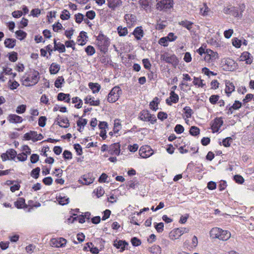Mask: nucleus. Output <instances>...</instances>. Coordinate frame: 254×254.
Masks as SVG:
<instances>
[{
    "instance_id": "nucleus-51",
    "label": "nucleus",
    "mask_w": 254,
    "mask_h": 254,
    "mask_svg": "<svg viewBox=\"0 0 254 254\" xmlns=\"http://www.w3.org/2000/svg\"><path fill=\"white\" fill-rule=\"evenodd\" d=\"M184 110L185 111L186 117L187 118H190L193 113L192 109L190 107L186 106L184 108Z\"/></svg>"
},
{
    "instance_id": "nucleus-8",
    "label": "nucleus",
    "mask_w": 254,
    "mask_h": 254,
    "mask_svg": "<svg viewBox=\"0 0 254 254\" xmlns=\"http://www.w3.org/2000/svg\"><path fill=\"white\" fill-rule=\"evenodd\" d=\"M245 9V5L244 3L240 4L238 7L231 6L230 15L235 17L241 18Z\"/></svg>"
},
{
    "instance_id": "nucleus-3",
    "label": "nucleus",
    "mask_w": 254,
    "mask_h": 254,
    "mask_svg": "<svg viewBox=\"0 0 254 254\" xmlns=\"http://www.w3.org/2000/svg\"><path fill=\"white\" fill-rule=\"evenodd\" d=\"M40 79V74L38 71L34 70L23 81V84L26 86H30L36 84Z\"/></svg>"
},
{
    "instance_id": "nucleus-1",
    "label": "nucleus",
    "mask_w": 254,
    "mask_h": 254,
    "mask_svg": "<svg viewBox=\"0 0 254 254\" xmlns=\"http://www.w3.org/2000/svg\"><path fill=\"white\" fill-rule=\"evenodd\" d=\"M209 234L212 239H218L222 241H226L231 237L230 232L218 227H214L211 229Z\"/></svg>"
},
{
    "instance_id": "nucleus-64",
    "label": "nucleus",
    "mask_w": 254,
    "mask_h": 254,
    "mask_svg": "<svg viewBox=\"0 0 254 254\" xmlns=\"http://www.w3.org/2000/svg\"><path fill=\"white\" fill-rule=\"evenodd\" d=\"M9 60L12 62H16L17 60V53L15 52H13L10 54L9 56Z\"/></svg>"
},
{
    "instance_id": "nucleus-14",
    "label": "nucleus",
    "mask_w": 254,
    "mask_h": 254,
    "mask_svg": "<svg viewBox=\"0 0 254 254\" xmlns=\"http://www.w3.org/2000/svg\"><path fill=\"white\" fill-rule=\"evenodd\" d=\"M139 4L147 12H151L152 0H139Z\"/></svg>"
},
{
    "instance_id": "nucleus-43",
    "label": "nucleus",
    "mask_w": 254,
    "mask_h": 254,
    "mask_svg": "<svg viewBox=\"0 0 254 254\" xmlns=\"http://www.w3.org/2000/svg\"><path fill=\"white\" fill-rule=\"evenodd\" d=\"M206 53H208L210 58H211V61L215 60L218 58V54L210 49H206Z\"/></svg>"
},
{
    "instance_id": "nucleus-32",
    "label": "nucleus",
    "mask_w": 254,
    "mask_h": 254,
    "mask_svg": "<svg viewBox=\"0 0 254 254\" xmlns=\"http://www.w3.org/2000/svg\"><path fill=\"white\" fill-rule=\"evenodd\" d=\"M193 24V22L187 20H183L179 22V24L180 25H182V26L185 27L189 30H191Z\"/></svg>"
},
{
    "instance_id": "nucleus-36",
    "label": "nucleus",
    "mask_w": 254,
    "mask_h": 254,
    "mask_svg": "<svg viewBox=\"0 0 254 254\" xmlns=\"http://www.w3.org/2000/svg\"><path fill=\"white\" fill-rule=\"evenodd\" d=\"M57 200H58L59 204L62 205L68 204L69 201V198L65 196H62L61 195L58 197Z\"/></svg>"
},
{
    "instance_id": "nucleus-34",
    "label": "nucleus",
    "mask_w": 254,
    "mask_h": 254,
    "mask_svg": "<svg viewBox=\"0 0 254 254\" xmlns=\"http://www.w3.org/2000/svg\"><path fill=\"white\" fill-rule=\"evenodd\" d=\"M72 103L73 104H76L77 103V104H75L74 106L75 108L77 109H79L81 108L83 104L82 100L78 97H75L72 98Z\"/></svg>"
},
{
    "instance_id": "nucleus-27",
    "label": "nucleus",
    "mask_w": 254,
    "mask_h": 254,
    "mask_svg": "<svg viewBox=\"0 0 254 254\" xmlns=\"http://www.w3.org/2000/svg\"><path fill=\"white\" fill-rule=\"evenodd\" d=\"M60 69V65L56 63H52L49 68V71L51 74H55L57 73Z\"/></svg>"
},
{
    "instance_id": "nucleus-45",
    "label": "nucleus",
    "mask_w": 254,
    "mask_h": 254,
    "mask_svg": "<svg viewBox=\"0 0 254 254\" xmlns=\"http://www.w3.org/2000/svg\"><path fill=\"white\" fill-rule=\"evenodd\" d=\"M40 172V168L39 167H36L33 169L31 173V176L34 179H38L39 176V173Z\"/></svg>"
},
{
    "instance_id": "nucleus-19",
    "label": "nucleus",
    "mask_w": 254,
    "mask_h": 254,
    "mask_svg": "<svg viewBox=\"0 0 254 254\" xmlns=\"http://www.w3.org/2000/svg\"><path fill=\"white\" fill-rule=\"evenodd\" d=\"M57 119L58 121L57 124H58L61 127L67 128L69 127V121L67 118H63L59 115Z\"/></svg>"
},
{
    "instance_id": "nucleus-13",
    "label": "nucleus",
    "mask_w": 254,
    "mask_h": 254,
    "mask_svg": "<svg viewBox=\"0 0 254 254\" xmlns=\"http://www.w3.org/2000/svg\"><path fill=\"white\" fill-rule=\"evenodd\" d=\"M120 144L119 143H115L109 146V153L111 155L119 156L120 153Z\"/></svg>"
},
{
    "instance_id": "nucleus-41",
    "label": "nucleus",
    "mask_w": 254,
    "mask_h": 254,
    "mask_svg": "<svg viewBox=\"0 0 254 254\" xmlns=\"http://www.w3.org/2000/svg\"><path fill=\"white\" fill-rule=\"evenodd\" d=\"M193 84L198 87H203L205 84L203 83V80L199 79L198 77H194Z\"/></svg>"
},
{
    "instance_id": "nucleus-20",
    "label": "nucleus",
    "mask_w": 254,
    "mask_h": 254,
    "mask_svg": "<svg viewBox=\"0 0 254 254\" xmlns=\"http://www.w3.org/2000/svg\"><path fill=\"white\" fill-rule=\"evenodd\" d=\"M170 98L171 99V101H170L168 99H166V103L168 105H171V102L174 103H177L179 99L178 95L175 93V91H171L170 93Z\"/></svg>"
},
{
    "instance_id": "nucleus-4",
    "label": "nucleus",
    "mask_w": 254,
    "mask_h": 254,
    "mask_svg": "<svg viewBox=\"0 0 254 254\" xmlns=\"http://www.w3.org/2000/svg\"><path fill=\"white\" fill-rule=\"evenodd\" d=\"M122 93V91L121 88L116 86L113 87L108 94L107 100L110 103H114L117 101L120 95Z\"/></svg>"
},
{
    "instance_id": "nucleus-44",
    "label": "nucleus",
    "mask_w": 254,
    "mask_h": 254,
    "mask_svg": "<svg viewBox=\"0 0 254 254\" xmlns=\"http://www.w3.org/2000/svg\"><path fill=\"white\" fill-rule=\"evenodd\" d=\"M93 192L96 193L97 197L99 198L104 194L105 191L101 187H99L94 190Z\"/></svg>"
},
{
    "instance_id": "nucleus-63",
    "label": "nucleus",
    "mask_w": 254,
    "mask_h": 254,
    "mask_svg": "<svg viewBox=\"0 0 254 254\" xmlns=\"http://www.w3.org/2000/svg\"><path fill=\"white\" fill-rule=\"evenodd\" d=\"M168 40L167 39L166 37H164L161 38L159 40V44L163 46H167L168 45Z\"/></svg>"
},
{
    "instance_id": "nucleus-53",
    "label": "nucleus",
    "mask_w": 254,
    "mask_h": 254,
    "mask_svg": "<svg viewBox=\"0 0 254 254\" xmlns=\"http://www.w3.org/2000/svg\"><path fill=\"white\" fill-rule=\"evenodd\" d=\"M63 157L65 160H71L72 158V155L70 151L65 150L63 154Z\"/></svg>"
},
{
    "instance_id": "nucleus-2",
    "label": "nucleus",
    "mask_w": 254,
    "mask_h": 254,
    "mask_svg": "<svg viewBox=\"0 0 254 254\" xmlns=\"http://www.w3.org/2000/svg\"><path fill=\"white\" fill-rule=\"evenodd\" d=\"M97 45L99 50L104 53H105L110 45V39L102 32H100L96 37Z\"/></svg>"
},
{
    "instance_id": "nucleus-46",
    "label": "nucleus",
    "mask_w": 254,
    "mask_h": 254,
    "mask_svg": "<svg viewBox=\"0 0 254 254\" xmlns=\"http://www.w3.org/2000/svg\"><path fill=\"white\" fill-rule=\"evenodd\" d=\"M86 54L90 56L93 55L95 53V50L92 46H88L85 49Z\"/></svg>"
},
{
    "instance_id": "nucleus-58",
    "label": "nucleus",
    "mask_w": 254,
    "mask_h": 254,
    "mask_svg": "<svg viewBox=\"0 0 254 254\" xmlns=\"http://www.w3.org/2000/svg\"><path fill=\"white\" fill-rule=\"evenodd\" d=\"M234 180L235 181L239 184H242L244 182V179L243 177L239 175H236L234 176Z\"/></svg>"
},
{
    "instance_id": "nucleus-24",
    "label": "nucleus",
    "mask_w": 254,
    "mask_h": 254,
    "mask_svg": "<svg viewBox=\"0 0 254 254\" xmlns=\"http://www.w3.org/2000/svg\"><path fill=\"white\" fill-rule=\"evenodd\" d=\"M14 205L18 209L27 208V205L25 203V199L23 197H19L17 200L14 202Z\"/></svg>"
},
{
    "instance_id": "nucleus-28",
    "label": "nucleus",
    "mask_w": 254,
    "mask_h": 254,
    "mask_svg": "<svg viewBox=\"0 0 254 254\" xmlns=\"http://www.w3.org/2000/svg\"><path fill=\"white\" fill-rule=\"evenodd\" d=\"M16 40L11 38H7L4 42V44L6 48H13L16 44Z\"/></svg>"
},
{
    "instance_id": "nucleus-10",
    "label": "nucleus",
    "mask_w": 254,
    "mask_h": 254,
    "mask_svg": "<svg viewBox=\"0 0 254 254\" xmlns=\"http://www.w3.org/2000/svg\"><path fill=\"white\" fill-rule=\"evenodd\" d=\"M139 155L143 158L149 157L153 154V151L150 146L144 145L140 147Z\"/></svg>"
},
{
    "instance_id": "nucleus-38",
    "label": "nucleus",
    "mask_w": 254,
    "mask_h": 254,
    "mask_svg": "<svg viewBox=\"0 0 254 254\" xmlns=\"http://www.w3.org/2000/svg\"><path fill=\"white\" fill-rule=\"evenodd\" d=\"M64 82V79L63 76H59L55 82V86L58 88H61L62 85Z\"/></svg>"
},
{
    "instance_id": "nucleus-12",
    "label": "nucleus",
    "mask_w": 254,
    "mask_h": 254,
    "mask_svg": "<svg viewBox=\"0 0 254 254\" xmlns=\"http://www.w3.org/2000/svg\"><path fill=\"white\" fill-rule=\"evenodd\" d=\"M66 242V240L64 238H53L50 241V245L56 248L64 247Z\"/></svg>"
},
{
    "instance_id": "nucleus-16",
    "label": "nucleus",
    "mask_w": 254,
    "mask_h": 254,
    "mask_svg": "<svg viewBox=\"0 0 254 254\" xmlns=\"http://www.w3.org/2000/svg\"><path fill=\"white\" fill-rule=\"evenodd\" d=\"M128 245L127 242L125 240H118L116 239L114 241L113 246L118 249H120V252L125 251V248Z\"/></svg>"
},
{
    "instance_id": "nucleus-48",
    "label": "nucleus",
    "mask_w": 254,
    "mask_h": 254,
    "mask_svg": "<svg viewBox=\"0 0 254 254\" xmlns=\"http://www.w3.org/2000/svg\"><path fill=\"white\" fill-rule=\"evenodd\" d=\"M6 153L8 156H10V159L13 160L17 155L16 151L13 149H9L6 151Z\"/></svg>"
},
{
    "instance_id": "nucleus-49",
    "label": "nucleus",
    "mask_w": 254,
    "mask_h": 254,
    "mask_svg": "<svg viewBox=\"0 0 254 254\" xmlns=\"http://www.w3.org/2000/svg\"><path fill=\"white\" fill-rule=\"evenodd\" d=\"M61 18L63 20H67L70 18V13L66 9H64L62 11V14L60 16Z\"/></svg>"
},
{
    "instance_id": "nucleus-39",
    "label": "nucleus",
    "mask_w": 254,
    "mask_h": 254,
    "mask_svg": "<svg viewBox=\"0 0 254 254\" xmlns=\"http://www.w3.org/2000/svg\"><path fill=\"white\" fill-rule=\"evenodd\" d=\"M200 129L195 126H191L190 129V133L192 136H196L199 134Z\"/></svg>"
},
{
    "instance_id": "nucleus-30",
    "label": "nucleus",
    "mask_w": 254,
    "mask_h": 254,
    "mask_svg": "<svg viewBox=\"0 0 254 254\" xmlns=\"http://www.w3.org/2000/svg\"><path fill=\"white\" fill-rule=\"evenodd\" d=\"M210 11V9L207 6L206 3H204L203 7L200 9V14L203 16H206L209 14Z\"/></svg>"
},
{
    "instance_id": "nucleus-42",
    "label": "nucleus",
    "mask_w": 254,
    "mask_h": 254,
    "mask_svg": "<svg viewBox=\"0 0 254 254\" xmlns=\"http://www.w3.org/2000/svg\"><path fill=\"white\" fill-rule=\"evenodd\" d=\"M154 227L158 233H162L164 231V223L160 222L159 223H154Z\"/></svg>"
},
{
    "instance_id": "nucleus-31",
    "label": "nucleus",
    "mask_w": 254,
    "mask_h": 254,
    "mask_svg": "<svg viewBox=\"0 0 254 254\" xmlns=\"http://www.w3.org/2000/svg\"><path fill=\"white\" fill-rule=\"evenodd\" d=\"M35 135H36V131H30L29 132L26 133L24 135V138L26 140H32L33 141H34V139H35Z\"/></svg>"
},
{
    "instance_id": "nucleus-7",
    "label": "nucleus",
    "mask_w": 254,
    "mask_h": 254,
    "mask_svg": "<svg viewBox=\"0 0 254 254\" xmlns=\"http://www.w3.org/2000/svg\"><path fill=\"white\" fill-rule=\"evenodd\" d=\"M173 5V0H161L157 3L156 9L159 11H166L172 7Z\"/></svg>"
},
{
    "instance_id": "nucleus-37",
    "label": "nucleus",
    "mask_w": 254,
    "mask_h": 254,
    "mask_svg": "<svg viewBox=\"0 0 254 254\" xmlns=\"http://www.w3.org/2000/svg\"><path fill=\"white\" fill-rule=\"evenodd\" d=\"M15 34L16 35L17 38L20 40H22L24 38H26L27 36V33L21 30H17L15 32Z\"/></svg>"
},
{
    "instance_id": "nucleus-54",
    "label": "nucleus",
    "mask_w": 254,
    "mask_h": 254,
    "mask_svg": "<svg viewBox=\"0 0 254 254\" xmlns=\"http://www.w3.org/2000/svg\"><path fill=\"white\" fill-rule=\"evenodd\" d=\"M87 123V120L85 119H82L79 118V119L77 121V126L78 127H84Z\"/></svg>"
},
{
    "instance_id": "nucleus-55",
    "label": "nucleus",
    "mask_w": 254,
    "mask_h": 254,
    "mask_svg": "<svg viewBox=\"0 0 254 254\" xmlns=\"http://www.w3.org/2000/svg\"><path fill=\"white\" fill-rule=\"evenodd\" d=\"M219 96L218 95H212L209 97V102L212 104H216L219 101Z\"/></svg>"
},
{
    "instance_id": "nucleus-62",
    "label": "nucleus",
    "mask_w": 254,
    "mask_h": 254,
    "mask_svg": "<svg viewBox=\"0 0 254 254\" xmlns=\"http://www.w3.org/2000/svg\"><path fill=\"white\" fill-rule=\"evenodd\" d=\"M131 243L133 246L137 247L141 245L140 240L136 237H133L131 239Z\"/></svg>"
},
{
    "instance_id": "nucleus-61",
    "label": "nucleus",
    "mask_w": 254,
    "mask_h": 254,
    "mask_svg": "<svg viewBox=\"0 0 254 254\" xmlns=\"http://www.w3.org/2000/svg\"><path fill=\"white\" fill-rule=\"evenodd\" d=\"M74 148L75 150L76 153L78 155H81L82 154V149L79 144H75L74 145Z\"/></svg>"
},
{
    "instance_id": "nucleus-22",
    "label": "nucleus",
    "mask_w": 254,
    "mask_h": 254,
    "mask_svg": "<svg viewBox=\"0 0 254 254\" xmlns=\"http://www.w3.org/2000/svg\"><path fill=\"white\" fill-rule=\"evenodd\" d=\"M94 97L88 95L84 99V102L85 104H89L91 106H98L100 105V100H94Z\"/></svg>"
},
{
    "instance_id": "nucleus-40",
    "label": "nucleus",
    "mask_w": 254,
    "mask_h": 254,
    "mask_svg": "<svg viewBox=\"0 0 254 254\" xmlns=\"http://www.w3.org/2000/svg\"><path fill=\"white\" fill-rule=\"evenodd\" d=\"M125 19L127 21L130 22H134L136 20V16L132 14H125Z\"/></svg>"
},
{
    "instance_id": "nucleus-56",
    "label": "nucleus",
    "mask_w": 254,
    "mask_h": 254,
    "mask_svg": "<svg viewBox=\"0 0 254 254\" xmlns=\"http://www.w3.org/2000/svg\"><path fill=\"white\" fill-rule=\"evenodd\" d=\"M232 44L236 48H239L242 45V41L237 38H234L232 40Z\"/></svg>"
},
{
    "instance_id": "nucleus-57",
    "label": "nucleus",
    "mask_w": 254,
    "mask_h": 254,
    "mask_svg": "<svg viewBox=\"0 0 254 254\" xmlns=\"http://www.w3.org/2000/svg\"><path fill=\"white\" fill-rule=\"evenodd\" d=\"M47 118L45 116H41L39 118L38 125L41 127H44L46 125Z\"/></svg>"
},
{
    "instance_id": "nucleus-23",
    "label": "nucleus",
    "mask_w": 254,
    "mask_h": 254,
    "mask_svg": "<svg viewBox=\"0 0 254 254\" xmlns=\"http://www.w3.org/2000/svg\"><path fill=\"white\" fill-rule=\"evenodd\" d=\"M108 7L112 10L119 6L122 3L121 0H107Z\"/></svg>"
},
{
    "instance_id": "nucleus-29",
    "label": "nucleus",
    "mask_w": 254,
    "mask_h": 254,
    "mask_svg": "<svg viewBox=\"0 0 254 254\" xmlns=\"http://www.w3.org/2000/svg\"><path fill=\"white\" fill-rule=\"evenodd\" d=\"M88 86L92 90L93 93H98L101 89V86L98 83L90 82L88 84Z\"/></svg>"
},
{
    "instance_id": "nucleus-25",
    "label": "nucleus",
    "mask_w": 254,
    "mask_h": 254,
    "mask_svg": "<svg viewBox=\"0 0 254 254\" xmlns=\"http://www.w3.org/2000/svg\"><path fill=\"white\" fill-rule=\"evenodd\" d=\"M94 181V178H92L91 175L88 174L86 175H84L82 178V181H81V183L83 185H88L93 183Z\"/></svg>"
},
{
    "instance_id": "nucleus-52",
    "label": "nucleus",
    "mask_w": 254,
    "mask_h": 254,
    "mask_svg": "<svg viewBox=\"0 0 254 254\" xmlns=\"http://www.w3.org/2000/svg\"><path fill=\"white\" fill-rule=\"evenodd\" d=\"M232 138L231 137H228L225 138L222 140L223 145L225 147H229L231 145V142H232Z\"/></svg>"
},
{
    "instance_id": "nucleus-59",
    "label": "nucleus",
    "mask_w": 254,
    "mask_h": 254,
    "mask_svg": "<svg viewBox=\"0 0 254 254\" xmlns=\"http://www.w3.org/2000/svg\"><path fill=\"white\" fill-rule=\"evenodd\" d=\"M84 15L80 13H78L77 14H76L75 15V20L76 23H80L81 22L84 20Z\"/></svg>"
},
{
    "instance_id": "nucleus-26",
    "label": "nucleus",
    "mask_w": 254,
    "mask_h": 254,
    "mask_svg": "<svg viewBox=\"0 0 254 254\" xmlns=\"http://www.w3.org/2000/svg\"><path fill=\"white\" fill-rule=\"evenodd\" d=\"M225 92L228 96H229L231 93L235 90L234 84L230 81L226 82Z\"/></svg>"
},
{
    "instance_id": "nucleus-9",
    "label": "nucleus",
    "mask_w": 254,
    "mask_h": 254,
    "mask_svg": "<svg viewBox=\"0 0 254 254\" xmlns=\"http://www.w3.org/2000/svg\"><path fill=\"white\" fill-rule=\"evenodd\" d=\"M161 59L166 63L171 64L174 67H176L179 64V60L175 55L169 56L166 53L161 56Z\"/></svg>"
},
{
    "instance_id": "nucleus-11",
    "label": "nucleus",
    "mask_w": 254,
    "mask_h": 254,
    "mask_svg": "<svg viewBox=\"0 0 254 254\" xmlns=\"http://www.w3.org/2000/svg\"><path fill=\"white\" fill-rule=\"evenodd\" d=\"M223 123L224 122L221 117H217L215 118L212 122V124L211 126V128L212 129V132L215 133L218 132L220 128L223 125Z\"/></svg>"
},
{
    "instance_id": "nucleus-60",
    "label": "nucleus",
    "mask_w": 254,
    "mask_h": 254,
    "mask_svg": "<svg viewBox=\"0 0 254 254\" xmlns=\"http://www.w3.org/2000/svg\"><path fill=\"white\" fill-rule=\"evenodd\" d=\"M174 130L177 134H181L184 132V128L181 125L178 124L175 127Z\"/></svg>"
},
{
    "instance_id": "nucleus-35",
    "label": "nucleus",
    "mask_w": 254,
    "mask_h": 254,
    "mask_svg": "<svg viewBox=\"0 0 254 254\" xmlns=\"http://www.w3.org/2000/svg\"><path fill=\"white\" fill-rule=\"evenodd\" d=\"M118 34L120 36H125L128 33L127 29V27H123L121 26H118L117 28Z\"/></svg>"
},
{
    "instance_id": "nucleus-33",
    "label": "nucleus",
    "mask_w": 254,
    "mask_h": 254,
    "mask_svg": "<svg viewBox=\"0 0 254 254\" xmlns=\"http://www.w3.org/2000/svg\"><path fill=\"white\" fill-rule=\"evenodd\" d=\"M158 98L156 97L150 103L149 106L151 109L156 111L158 109Z\"/></svg>"
},
{
    "instance_id": "nucleus-6",
    "label": "nucleus",
    "mask_w": 254,
    "mask_h": 254,
    "mask_svg": "<svg viewBox=\"0 0 254 254\" xmlns=\"http://www.w3.org/2000/svg\"><path fill=\"white\" fill-rule=\"evenodd\" d=\"M190 231L189 228L181 227L175 229L169 234V237L171 240H174L179 239L184 234L188 233Z\"/></svg>"
},
{
    "instance_id": "nucleus-21",
    "label": "nucleus",
    "mask_w": 254,
    "mask_h": 254,
    "mask_svg": "<svg viewBox=\"0 0 254 254\" xmlns=\"http://www.w3.org/2000/svg\"><path fill=\"white\" fill-rule=\"evenodd\" d=\"M57 100L59 101H64L65 102L68 103L70 101V94L60 92L58 94Z\"/></svg>"
},
{
    "instance_id": "nucleus-18",
    "label": "nucleus",
    "mask_w": 254,
    "mask_h": 254,
    "mask_svg": "<svg viewBox=\"0 0 254 254\" xmlns=\"http://www.w3.org/2000/svg\"><path fill=\"white\" fill-rule=\"evenodd\" d=\"M132 34L137 40H140L144 36V32L141 26H138L136 27L133 32Z\"/></svg>"
},
{
    "instance_id": "nucleus-50",
    "label": "nucleus",
    "mask_w": 254,
    "mask_h": 254,
    "mask_svg": "<svg viewBox=\"0 0 254 254\" xmlns=\"http://www.w3.org/2000/svg\"><path fill=\"white\" fill-rule=\"evenodd\" d=\"M26 106L25 105H21L18 106L16 109V113L21 114L24 113L26 111Z\"/></svg>"
},
{
    "instance_id": "nucleus-5",
    "label": "nucleus",
    "mask_w": 254,
    "mask_h": 254,
    "mask_svg": "<svg viewBox=\"0 0 254 254\" xmlns=\"http://www.w3.org/2000/svg\"><path fill=\"white\" fill-rule=\"evenodd\" d=\"M139 119L144 122H150L151 124H154L157 119L154 115L151 114L147 110H143L139 113Z\"/></svg>"
},
{
    "instance_id": "nucleus-15",
    "label": "nucleus",
    "mask_w": 254,
    "mask_h": 254,
    "mask_svg": "<svg viewBox=\"0 0 254 254\" xmlns=\"http://www.w3.org/2000/svg\"><path fill=\"white\" fill-rule=\"evenodd\" d=\"M7 120L11 124L21 123L23 119L22 118L16 114H9L7 117Z\"/></svg>"
},
{
    "instance_id": "nucleus-17",
    "label": "nucleus",
    "mask_w": 254,
    "mask_h": 254,
    "mask_svg": "<svg viewBox=\"0 0 254 254\" xmlns=\"http://www.w3.org/2000/svg\"><path fill=\"white\" fill-rule=\"evenodd\" d=\"M240 61H245L247 64H251L253 62V57L248 52H244L240 57Z\"/></svg>"
},
{
    "instance_id": "nucleus-47",
    "label": "nucleus",
    "mask_w": 254,
    "mask_h": 254,
    "mask_svg": "<svg viewBox=\"0 0 254 254\" xmlns=\"http://www.w3.org/2000/svg\"><path fill=\"white\" fill-rule=\"evenodd\" d=\"M54 51H58L60 53H64L65 51V45L63 44L58 42Z\"/></svg>"
}]
</instances>
